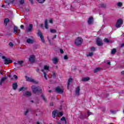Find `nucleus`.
Instances as JSON below:
<instances>
[{"label": "nucleus", "instance_id": "obj_6", "mask_svg": "<svg viewBox=\"0 0 124 124\" xmlns=\"http://www.w3.org/2000/svg\"><path fill=\"white\" fill-rule=\"evenodd\" d=\"M124 23V21L122 19H119L117 20V22H116V27L117 29H119V28H121L122 27V25H123Z\"/></svg>", "mask_w": 124, "mask_h": 124}, {"label": "nucleus", "instance_id": "obj_57", "mask_svg": "<svg viewBox=\"0 0 124 124\" xmlns=\"http://www.w3.org/2000/svg\"><path fill=\"white\" fill-rule=\"evenodd\" d=\"M4 5H2V7H4Z\"/></svg>", "mask_w": 124, "mask_h": 124}, {"label": "nucleus", "instance_id": "obj_27", "mask_svg": "<svg viewBox=\"0 0 124 124\" xmlns=\"http://www.w3.org/2000/svg\"><path fill=\"white\" fill-rule=\"evenodd\" d=\"M101 69V68L100 67H98V68H96V69H95L94 70V73H96L97 72H99V71H100V70Z\"/></svg>", "mask_w": 124, "mask_h": 124}, {"label": "nucleus", "instance_id": "obj_46", "mask_svg": "<svg viewBox=\"0 0 124 124\" xmlns=\"http://www.w3.org/2000/svg\"><path fill=\"white\" fill-rule=\"evenodd\" d=\"M49 22L50 24H53V20L52 19H50Z\"/></svg>", "mask_w": 124, "mask_h": 124}, {"label": "nucleus", "instance_id": "obj_32", "mask_svg": "<svg viewBox=\"0 0 124 124\" xmlns=\"http://www.w3.org/2000/svg\"><path fill=\"white\" fill-rule=\"evenodd\" d=\"M50 32L52 33H56V32H57V31H56L55 29H51Z\"/></svg>", "mask_w": 124, "mask_h": 124}, {"label": "nucleus", "instance_id": "obj_61", "mask_svg": "<svg viewBox=\"0 0 124 124\" xmlns=\"http://www.w3.org/2000/svg\"><path fill=\"white\" fill-rule=\"evenodd\" d=\"M56 67H58V66H57Z\"/></svg>", "mask_w": 124, "mask_h": 124}, {"label": "nucleus", "instance_id": "obj_28", "mask_svg": "<svg viewBox=\"0 0 124 124\" xmlns=\"http://www.w3.org/2000/svg\"><path fill=\"white\" fill-rule=\"evenodd\" d=\"M8 22H9V19L8 18L5 19L4 20V25H5L6 26H7V23H8Z\"/></svg>", "mask_w": 124, "mask_h": 124}, {"label": "nucleus", "instance_id": "obj_5", "mask_svg": "<svg viewBox=\"0 0 124 124\" xmlns=\"http://www.w3.org/2000/svg\"><path fill=\"white\" fill-rule=\"evenodd\" d=\"M2 59L4 60V64H9V63L12 62V61L10 60V59L6 58L5 56H2Z\"/></svg>", "mask_w": 124, "mask_h": 124}, {"label": "nucleus", "instance_id": "obj_3", "mask_svg": "<svg viewBox=\"0 0 124 124\" xmlns=\"http://www.w3.org/2000/svg\"><path fill=\"white\" fill-rule=\"evenodd\" d=\"M82 43H83V39L81 37H78L76 39L75 41V44L77 46H80V45H82Z\"/></svg>", "mask_w": 124, "mask_h": 124}, {"label": "nucleus", "instance_id": "obj_55", "mask_svg": "<svg viewBox=\"0 0 124 124\" xmlns=\"http://www.w3.org/2000/svg\"><path fill=\"white\" fill-rule=\"evenodd\" d=\"M2 55V54L1 53H0V56H1Z\"/></svg>", "mask_w": 124, "mask_h": 124}, {"label": "nucleus", "instance_id": "obj_29", "mask_svg": "<svg viewBox=\"0 0 124 124\" xmlns=\"http://www.w3.org/2000/svg\"><path fill=\"white\" fill-rule=\"evenodd\" d=\"M39 3H44L46 0H36Z\"/></svg>", "mask_w": 124, "mask_h": 124}, {"label": "nucleus", "instance_id": "obj_17", "mask_svg": "<svg viewBox=\"0 0 124 124\" xmlns=\"http://www.w3.org/2000/svg\"><path fill=\"white\" fill-rule=\"evenodd\" d=\"M76 95H80V87H78L76 90Z\"/></svg>", "mask_w": 124, "mask_h": 124}, {"label": "nucleus", "instance_id": "obj_14", "mask_svg": "<svg viewBox=\"0 0 124 124\" xmlns=\"http://www.w3.org/2000/svg\"><path fill=\"white\" fill-rule=\"evenodd\" d=\"M18 88V83L17 82H14L13 83V89L15 91H16V89Z\"/></svg>", "mask_w": 124, "mask_h": 124}, {"label": "nucleus", "instance_id": "obj_13", "mask_svg": "<svg viewBox=\"0 0 124 124\" xmlns=\"http://www.w3.org/2000/svg\"><path fill=\"white\" fill-rule=\"evenodd\" d=\"M23 95L25 96H31V93L30 91H26L23 93Z\"/></svg>", "mask_w": 124, "mask_h": 124}, {"label": "nucleus", "instance_id": "obj_24", "mask_svg": "<svg viewBox=\"0 0 124 124\" xmlns=\"http://www.w3.org/2000/svg\"><path fill=\"white\" fill-rule=\"evenodd\" d=\"M28 90V87H22L18 89V92H22V91H26Z\"/></svg>", "mask_w": 124, "mask_h": 124}, {"label": "nucleus", "instance_id": "obj_50", "mask_svg": "<svg viewBox=\"0 0 124 124\" xmlns=\"http://www.w3.org/2000/svg\"><path fill=\"white\" fill-rule=\"evenodd\" d=\"M107 64H108V65L111 64V62H108Z\"/></svg>", "mask_w": 124, "mask_h": 124}, {"label": "nucleus", "instance_id": "obj_41", "mask_svg": "<svg viewBox=\"0 0 124 124\" xmlns=\"http://www.w3.org/2000/svg\"><path fill=\"white\" fill-rule=\"evenodd\" d=\"M61 121H64L65 122H66L65 117H62L61 119Z\"/></svg>", "mask_w": 124, "mask_h": 124}, {"label": "nucleus", "instance_id": "obj_36", "mask_svg": "<svg viewBox=\"0 0 124 124\" xmlns=\"http://www.w3.org/2000/svg\"><path fill=\"white\" fill-rule=\"evenodd\" d=\"M122 5H123V3L121 2L117 3V6H119V7H121V6H122Z\"/></svg>", "mask_w": 124, "mask_h": 124}, {"label": "nucleus", "instance_id": "obj_12", "mask_svg": "<svg viewBox=\"0 0 124 124\" xmlns=\"http://www.w3.org/2000/svg\"><path fill=\"white\" fill-rule=\"evenodd\" d=\"M96 43H97V45H98V46H101V45H102V44H103L102 43V40H101V39H99V38H97Z\"/></svg>", "mask_w": 124, "mask_h": 124}, {"label": "nucleus", "instance_id": "obj_18", "mask_svg": "<svg viewBox=\"0 0 124 124\" xmlns=\"http://www.w3.org/2000/svg\"><path fill=\"white\" fill-rule=\"evenodd\" d=\"M27 31L30 32L32 31V24H30L29 26L27 29Z\"/></svg>", "mask_w": 124, "mask_h": 124}, {"label": "nucleus", "instance_id": "obj_33", "mask_svg": "<svg viewBox=\"0 0 124 124\" xmlns=\"http://www.w3.org/2000/svg\"><path fill=\"white\" fill-rule=\"evenodd\" d=\"M19 2L20 4H23V3H25V0H19Z\"/></svg>", "mask_w": 124, "mask_h": 124}, {"label": "nucleus", "instance_id": "obj_52", "mask_svg": "<svg viewBox=\"0 0 124 124\" xmlns=\"http://www.w3.org/2000/svg\"><path fill=\"white\" fill-rule=\"evenodd\" d=\"M121 74H122V75H124V71L121 72Z\"/></svg>", "mask_w": 124, "mask_h": 124}, {"label": "nucleus", "instance_id": "obj_15", "mask_svg": "<svg viewBox=\"0 0 124 124\" xmlns=\"http://www.w3.org/2000/svg\"><path fill=\"white\" fill-rule=\"evenodd\" d=\"M14 32L15 33H20V30H18L17 27L15 26L14 28Z\"/></svg>", "mask_w": 124, "mask_h": 124}, {"label": "nucleus", "instance_id": "obj_56", "mask_svg": "<svg viewBox=\"0 0 124 124\" xmlns=\"http://www.w3.org/2000/svg\"><path fill=\"white\" fill-rule=\"evenodd\" d=\"M48 92H49V93H51V92H52V91L49 90Z\"/></svg>", "mask_w": 124, "mask_h": 124}, {"label": "nucleus", "instance_id": "obj_25", "mask_svg": "<svg viewBox=\"0 0 124 124\" xmlns=\"http://www.w3.org/2000/svg\"><path fill=\"white\" fill-rule=\"evenodd\" d=\"M82 80L83 82H87V81H89V80H90V78L89 77H85V78H83Z\"/></svg>", "mask_w": 124, "mask_h": 124}, {"label": "nucleus", "instance_id": "obj_16", "mask_svg": "<svg viewBox=\"0 0 124 124\" xmlns=\"http://www.w3.org/2000/svg\"><path fill=\"white\" fill-rule=\"evenodd\" d=\"M93 18L91 16L89 18L88 23L89 25H92V24H93Z\"/></svg>", "mask_w": 124, "mask_h": 124}, {"label": "nucleus", "instance_id": "obj_35", "mask_svg": "<svg viewBox=\"0 0 124 124\" xmlns=\"http://www.w3.org/2000/svg\"><path fill=\"white\" fill-rule=\"evenodd\" d=\"M116 53V49L114 48L111 50V54H115Z\"/></svg>", "mask_w": 124, "mask_h": 124}, {"label": "nucleus", "instance_id": "obj_51", "mask_svg": "<svg viewBox=\"0 0 124 124\" xmlns=\"http://www.w3.org/2000/svg\"><path fill=\"white\" fill-rule=\"evenodd\" d=\"M30 1L31 2V3H33V1L32 0H30Z\"/></svg>", "mask_w": 124, "mask_h": 124}, {"label": "nucleus", "instance_id": "obj_47", "mask_svg": "<svg viewBox=\"0 0 124 124\" xmlns=\"http://www.w3.org/2000/svg\"><path fill=\"white\" fill-rule=\"evenodd\" d=\"M48 40L49 42V43L51 44V40H50V38H49V37H47Z\"/></svg>", "mask_w": 124, "mask_h": 124}, {"label": "nucleus", "instance_id": "obj_48", "mask_svg": "<svg viewBox=\"0 0 124 124\" xmlns=\"http://www.w3.org/2000/svg\"><path fill=\"white\" fill-rule=\"evenodd\" d=\"M20 28H21V29H24V25H21L20 26Z\"/></svg>", "mask_w": 124, "mask_h": 124}, {"label": "nucleus", "instance_id": "obj_43", "mask_svg": "<svg viewBox=\"0 0 124 124\" xmlns=\"http://www.w3.org/2000/svg\"><path fill=\"white\" fill-rule=\"evenodd\" d=\"M67 59H68V57H67V56L65 55L64 56V60H67Z\"/></svg>", "mask_w": 124, "mask_h": 124}, {"label": "nucleus", "instance_id": "obj_53", "mask_svg": "<svg viewBox=\"0 0 124 124\" xmlns=\"http://www.w3.org/2000/svg\"><path fill=\"white\" fill-rule=\"evenodd\" d=\"M53 105H54V104H53V103H50V106H53Z\"/></svg>", "mask_w": 124, "mask_h": 124}, {"label": "nucleus", "instance_id": "obj_37", "mask_svg": "<svg viewBox=\"0 0 124 124\" xmlns=\"http://www.w3.org/2000/svg\"><path fill=\"white\" fill-rule=\"evenodd\" d=\"M91 50L92 51V52H94V51H95V47L93 46L91 48Z\"/></svg>", "mask_w": 124, "mask_h": 124}, {"label": "nucleus", "instance_id": "obj_42", "mask_svg": "<svg viewBox=\"0 0 124 124\" xmlns=\"http://www.w3.org/2000/svg\"><path fill=\"white\" fill-rule=\"evenodd\" d=\"M29 113V109H27V110L24 112L25 115H27Z\"/></svg>", "mask_w": 124, "mask_h": 124}, {"label": "nucleus", "instance_id": "obj_34", "mask_svg": "<svg viewBox=\"0 0 124 124\" xmlns=\"http://www.w3.org/2000/svg\"><path fill=\"white\" fill-rule=\"evenodd\" d=\"M9 46H10V47H13V46H14V44L12 42H10L9 43Z\"/></svg>", "mask_w": 124, "mask_h": 124}, {"label": "nucleus", "instance_id": "obj_21", "mask_svg": "<svg viewBox=\"0 0 124 124\" xmlns=\"http://www.w3.org/2000/svg\"><path fill=\"white\" fill-rule=\"evenodd\" d=\"M45 28L46 30H47V29H49V26L48 25V21L46 19L45 20Z\"/></svg>", "mask_w": 124, "mask_h": 124}, {"label": "nucleus", "instance_id": "obj_7", "mask_svg": "<svg viewBox=\"0 0 124 124\" xmlns=\"http://www.w3.org/2000/svg\"><path fill=\"white\" fill-rule=\"evenodd\" d=\"M25 78L26 79V81H28V82H31V83H34L35 84H37L38 83V81L28 76H25Z\"/></svg>", "mask_w": 124, "mask_h": 124}, {"label": "nucleus", "instance_id": "obj_22", "mask_svg": "<svg viewBox=\"0 0 124 124\" xmlns=\"http://www.w3.org/2000/svg\"><path fill=\"white\" fill-rule=\"evenodd\" d=\"M58 61H59V59L57 58H54L52 59L53 62L54 64H57V63H58Z\"/></svg>", "mask_w": 124, "mask_h": 124}, {"label": "nucleus", "instance_id": "obj_2", "mask_svg": "<svg viewBox=\"0 0 124 124\" xmlns=\"http://www.w3.org/2000/svg\"><path fill=\"white\" fill-rule=\"evenodd\" d=\"M32 92L34 93H42V90L39 87H36L34 85H33L31 87Z\"/></svg>", "mask_w": 124, "mask_h": 124}, {"label": "nucleus", "instance_id": "obj_58", "mask_svg": "<svg viewBox=\"0 0 124 124\" xmlns=\"http://www.w3.org/2000/svg\"><path fill=\"white\" fill-rule=\"evenodd\" d=\"M0 74L2 75V73L1 72H0Z\"/></svg>", "mask_w": 124, "mask_h": 124}, {"label": "nucleus", "instance_id": "obj_59", "mask_svg": "<svg viewBox=\"0 0 124 124\" xmlns=\"http://www.w3.org/2000/svg\"><path fill=\"white\" fill-rule=\"evenodd\" d=\"M41 27H42V26H43V24H41Z\"/></svg>", "mask_w": 124, "mask_h": 124}, {"label": "nucleus", "instance_id": "obj_20", "mask_svg": "<svg viewBox=\"0 0 124 124\" xmlns=\"http://www.w3.org/2000/svg\"><path fill=\"white\" fill-rule=\"evenodd\" d=\"M34 42V41L31 39H28L27 40V43L29 44H32Z\"/></svg>", "mask_w": 124, "mask_h": 124}, {"label": "nucleus", "instance_id": "obj_40", "mask_svg": "<svg viewBox=\"0 0 124 124\" xmlns=\"http://www.w3.org/2000/svg\"><path fill=\"white\" fill-rule=\"evenodd\" d=\"M14 78H15L16 80H17V79H18V77L16 75H14Z\"/></svg>", "mask_w": 124, "mask_h": 124}, {"label": "nucleus", "instance_id": "obj_10", "mask_svg": "<svg viewBox=\"0 0 124 124\" xmlns=\"http://www.w3.org/2000/svg\"><path fill=\"white\" fill-rule=\"evenodd\" d=\"M38 36L41 38V41L43 43H45V41L44 40V37H43V35L42 33L40 31V30L38 31Z\"/></svg>", "mask_w": 124, "mask_h": 124}, {"label": "nucleus", "instance_id": "obj_8", "mask_svg": "<svg viewBox=\"0 0 124 124\" xmlns=\"http://www.w3.org/2000/svg\"><path fill=\"white\" fill-rule=\"evenodd\" d=\"M22 64H23V61H16L14 62V65L17 68H20V67H22Z\"/></svg>", "mask_w": 124, "mask_h": 124}, {"label": "nucleus", "instance_id": "obj_60", "mask_svg": "<svg viewBox=\"0 0 124 124\" xmlns=\"http://www.w3.org/2000/svg\"><path fill=\"white\" fill-rule=\"evenodd\" d=\"M31 102H33V101H31Z\"/></svg>", "mask_w": 124, "mask_h": 124}, {"label": "nucleus", "instance_id": "obj_19", "mask_svg": "<svg viewBox=\"0 0 124 124\" xmlns=\"http://www.w3.org/2000/svg\"><path fill=\"white\" fill-rule=\"evenodd\" d=\"M5 1L6 3H7V4L8 5L10 3H13V2H14L15 0H5Z\"/></svg>", "mask_w": 124, "mask_h": 124}, {"label": "nucleus", "instance_id": "obj_49", "mask_svg": "<svg viewBox=\"0 0 124 124\" xmlns=\"http://www.w3.org/2000/svg\"><path fill=\"white\" fill-rule=\"evenodd\" d=\"M56 37H57V35H55L54 36V37H53L52 39H54V38H56Z\"/></svg>", "mask_w": 124, "mask_h": 124}, {"label": "nucleus", "instance_id": "obj_44", "mask_svg": "<svg viewBox=\"0 0 124 124\" xmlns=\"http://www.w3.org/2000/svg\"><path fill=\"white\" fill-rule=\"evenodd\" d=\"M88 116H90V115H93V113H92L90 111H88Z\"/></svg>", "mask_w": 124, "mask_h": 124}, {"label": "nucleus", "instance_id": "obj_11", "mask_svg": "<svg viewBox=\"0 0 124 124\" xmlns=\"http://www.w3.org/2000/svg\"><path fill=\"white\" fill-rule=\"evenodd\" d=\"M35 61V56L34 55L30 56L29 58V61L31 62V63L34 62Z\"/></svg>", "mask_w": 124, "mask_h": 124}, {"label": "nucleus", "instance_id": "obj_9", "mask_svg": "<svg viewBox=\"0 0 124 124\" xmlns=\"http://www.w3.org/2000/svg\"><path fill=\"white\" fill-rule=\"evenodd\" d=\"M55 91L58 93H63V88H62V87L58 86L56 88Z\"/></svg>", "mask_w": 124, "mask_h": 124}, {"label": "nucleus", "instance_id": "obj_45", "mask_svg": "<svg viewBox=\"0 0 124 124\" xmlns=\"http://www.w3.org/2000/svg\"><path fill=\"white\" fill-rule=\"evenodd\" d=\"M60 53L61 54H63V50L62 49H60Z\"/></svg>", "mask_w": 124, "mask_h": 124}, {"label": "nucleus", "instance_id": "obj_39", "mask_svg": "<svg viewBox=\"0 0 124 124\" xmlns=\"http://www.w3.org/2000/svg\"><path fill=\"white\" fill-rule=\"evenodd\" d=\"M104 41L105 42H106L107 43H109V40H108L107 38H105Z\"/></svg>", "mask_w": 124, "mask_h": 124}, {"label": "nucleus", "instance_id": "obj_38", "mask_svg": "<svg viewBox=\"0 0 124 124\" xmlns=\"http://www.w3.org/2000/svg\"><path fill=\"white\" fill-rule=\"evenodd\" d=\"M101 7H103V8H105V7H106V5L105 4H101Z\"/></svg>", "mask_w": 124, "mask_h": 124}, {"label": "nucleus", "instance_id": "obj_23", "mask_svg": "<svg viewBox=\"0 0 124 124\" xmlns=\"http://www.w3.org/2000/svg\"><path fill=\"white\" fill-rule=\"evenodd\" d=\"M6 79V77L2 78L1 79V81H0V86H1V85H2V84H3V83H4V81H5Z\"/></svg>", "mask_w": 124, "mask_h": 124}, {"label": "nucleus", "instance_id": "obj_1", "mask_svg": "<svg viewBox=\"0 0 124 124\" xmlns=\"http://www.w3.org/2000/svg\"><path fill=\"white\" fill-rule=\"evenodd\" d=\"M44 70H46V72H49L50 71V67L48 65H45L44 66V70H42V72L44 73V77L46 80H47V74Z\"/></svg>", "mask_w": 124, "mask_h": 124}, {"label": "nucleus", "instance_id": "obj_30", "mask_svg": "<svg viewBox=\"0 0 124 124\" xmlns=\"http://www.w3.org/2000/svg\"><path fill=\"white\" fill-rule=\"evenodd\" d=\"M41 97H42V98H43V99L45 101V102H47V100L46 99V98H45V97L44 96V95L42 94L41 95Z\"/></svg>", "mask_w": 124, "mask_h": 124}, {"label": "nucleus", "instance_id": "obj_4", "mask_svg": "<svg viewBox=\"0 0 124 124\" xmlns=\"http://www.w3.org/2000/svg\"><path fill=\"white\" fill-rule=\"evenodd\" d=\"M58 117H62L63 114L62 112H59L58 110H55L52 112V117L53 118H55L58 116Z\"/></svg>", "mask_w": 124, "mask_h": 124}, {"label": "nucleus", "instance_id": "obj_54", "mask_svg": "<svg viewBox=\"0 0 124 124\" xmlns=\"http://www.w3.org/2000/svg\"><path fill=\"white\" fill-rule=\"evenodd\" d=\"M124 44H122L121 45V47H124Z\"/></svg>", "mask_w": 124, "mask_h": 124}, {"label": "nucleus", "instance_id": "obj_26", "mask_svg": "<svg viewBox=\"0 0 124 124\" xmlns=\"http://www.w3.org/2000/svg\"><path fill=\"white\" fill-rule=\"evenodd\" d=\"M72 81H73V79L72 78H70L68 79V84H67V88H68V89L69 88V85H70V83H71V82H72Z\"/></svg>", "mask_w": 124, "mask_h": 124}, {"label": "nucleus", "instance_id": "obj_31", "mask_svg": "<svg viewBox=\"0 0 124 124\" xmlns=\"http://www.w3.org/2000/svg\"><path fill=\"white\" fill-rule=\"evenodd\" d=\"M93 52H89L88 54H87V57H92L93 56Z\"/></svg>", "mask_w": 124, "mask_h": 124}]
</instances>
